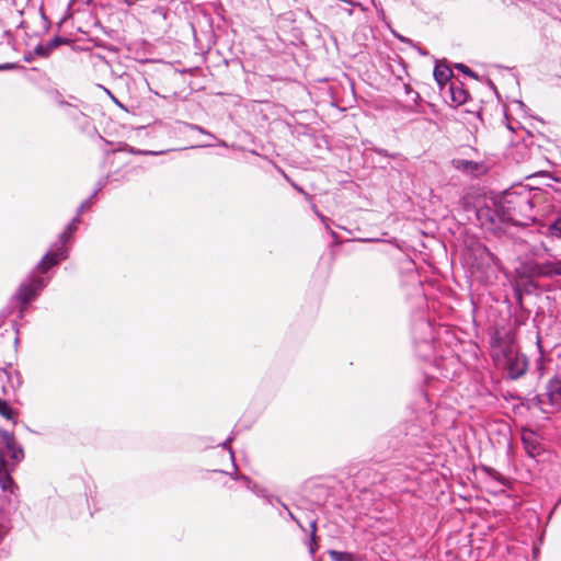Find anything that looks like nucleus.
<instances>
[{"label": "nucleus", "instance_id": "423d86ee", "mask_svg": "<svg viewBox=\"0 0 561 561\" xmlns=\"http://www.w3.org/2000/svg\"><path fill=\"white\" fill-rule=\"evenodd\" d=\"M43 287L41 279H33L28 284L22 285L18 293V299L23 306L30 304L37 295V291Z\"/></svg>", "mask_w": 561, "mask_h": 561}, {"label": "nucleus", "instance_id": "aec40b11", "mask_svg": "<svg viewBox=\"0 0 561 561\" xmlns=\"http://www.w3.org/2000/svg\"><path fill=\"white\" fill-rule=\"evenodd\" d=\"M311 543H313L314 546H318V543H317V539H316V540H312V539H311Z\"/></svg>", "mask_w": 561, "mask_h": 561}, {"label": "nucleus", "instance_id": "f3484780", "mask_svg": "<svg viewBox=\"0 0 561 561\" xmlns=\"http://www.w3.org/2000/svg\"><path fill=\"white\" fill-rule=\"evenodd\" d=\"M310 529H311V539L312 540L318 539V537H317V520H312L310 523Z\"/></svg>", "mask_w": 561, "mask_h": 561}, {"label": "nucleus", "instance_id": "20e7f679", "mask_svg": "<svg viewBox=\"0 0 561 561\" xmlns=\"http://www.w3.org/2000/svg\"><path fill=\"white\" fill-rule=\"evenodd\" d=\"M527 272L533 277H552L561 275V260L548 261L545 263L531 262L527 266Z\"/></svg>", "mask_w": 561, "mask_h": 561}, {"label": "nucleus", "instance_id": "f8f14e48", "mask_svg": "<svg viewBox=\"0 0 561 561\" xmlns=\"http://www.w3.org/2000/svg\"><path fill=\"white\" fill-rule=\"evenodd\" d=\"M328 553L332 561H354L353 554L348 552L330 550Z\"/></svg>", "mask_w": 561, "mask_h": 561}, {"label": "nucleus", "instance_id": "2eb2a0df", "mask_svg": "<svg viewBox=\"0 0 561 561\" xmlns=\"http://www.w3.org/2000/svg\"><path fill=\"white\" fill-rule=\"evenodd\" d=\"M456 68L458 70H460L461 72H463L465 75H467L473 79H478L477 75L468 66H466L463 64H457Z\"/></svg>", "mask_w": 561, "mask_h": 561}, {"label": "nucleus", "instance_id": "412c9836", "mask_svg": "<svg viewBox=\"0 0 561 561\" xmlns=\"http://www.w3.org/2000/svg\"><path fill=\"white\" fill-rule=\"evenodd\" d=\"M12 457H13V458H15V459L18 458V455H16V453H15V451H13Z\"/></svg>", "mask_w": 561, "mask_h": 561}, {"label": "nucleus", "instance_id": "6ab92c4d", "mask_svg": "<svg viewBox=\"0 0 561 561\" xmlns=\"http://www.w3.org/2000/svg\"><path fill=\"white\" fill-rule=\"evenodd\" d=\"M318 546H314L313 543H310V552L314 553Z\"/></svg>", "mask_w": 561, "mask_h": 561}, {"label": "nucleus", "instance_id": "0eeeda50", "mask_svg": "<svg viewBox=\"0 0 561 561\" xmlns=\"http://www.w3.org/2000/svg\"><path fill=\"white\" fill-rule=\"evenodd\" d=\"M451 164L456 170L468 174H476L482 169L480 163L466 159H453Z\"/></svg>", "mask_w": 561, "mask_h": 561}, {"label": "nucleus", "instance_id": "6e6552de", "mask_svg": "<svg viewBox=\"0 0 561 561\" xmlns=\"http://www.w3.org/2000/svg\"><path fill=\"white\" fill-rule=\"evenodd\" d=\"M449 92L451 95V101L455 104L461 105L467 101L468 93L462 89L460 83L457 84L456 82H450Z\"/></svg>", "mask_w": 561, "mask_h": 561}, {"label": "nucleus", "instance_id": "dca6fc26", "mask_svg": "<svg viewBox=\"0 0 561 561\" xmlns=\"http://www.w3.org/2000/svg\"><path fill=\"white\" fill-rule=\"evenodd\" d=\"M77 229V226L75 222H71L70 225H68V227L66 228V230L64 231V233L61 234V239L64 242L67 241L68 238L71 237V234L73 233V231Z\"/></svg>", "mask_w": 561, "mask_h": 561}, {"label": "nucleus", "instance_id": "f257e3e1", "mask_svg": "<svg viewBox=\"0 0 561 561\" xmlns=\"http://www.w3.org/2000/svg\"><path fill=\"white\" fill-rule=\"evenodd\" d=\"M533 208V198L527 191L508 192L500 203L502 220L516 226H529L535 220Z\"/></svg>", "mask_w": 561, "mask_h": 561}, {"label": "nucleus", "instance_id": "9b49d317", "mask_svg": "<svg viewBox=\"0 0 561 561\" xmlns=\"http://www.w3.org/2000/svg\"><path fill=\"white\" fill-rule=\"evenodd\" d=\"M0 415L5 420L14 421L18 417V412L11 408L7 400L0 398Z\"/></svg>", "mask_w": 561, "mask_h": 561}, {"label": "nucleus", "instance_id": "7ed1b4c3", "mask_svg": "<svg viewBox=\"0 0 561 561\" xmlns=\"http://www.w3.org/2000/svg\"><path fill=\"white\" fill-rule=\"evenodd\" d=\"M502 353L506 359V365L512 378L516 379L523 376L527 368L528 363L525 356L514 354L512 345L506 344L502 346Z\"/></svg>", "mask_w": 561, "mask_h": 561}, {"label": "nucleus", "instance_id": "ddd939ff", "mask_svg": "<svg viewBox=\"0 0 561 561\" xmlns=\"http://www.w3.org/2000/svg\"><path fill=\"white\" fill-rule=\"evenodd\" d=\"M548 233L551 237L561 239V217H559L549 226Z\"/></svg>", "mask_w": 561, "mask_h": 561}, {"label": "nucleus", "instance_id": "9d476101", "mask_svg": "<svg viewBox=\"0 0 561 561\" xmlns=\"http://www.w3.org/2000/svg\"><path fill=\"white\" fill-rule=\"evenodd\" d=\"M68 43V39L61 37H55L50 39L45 46H39L36 51L38 55L48 56V54L60 46L61 44Z\"/></svg>", "mask_w": 561, "mask_h": 561}, {"label": "nucleus", "instance_id": "1a4fd4ad", "mask_svg": "<svg viewBox=\"0 0 561 561\" xmlns=\"http://www.w3.org/2000/svg\"><path fill=\"white\" fill-rule=\"evenodd\" d=\"M451 76L453 71L447 66L438 65L434 69V78L442 88L448 83Z\"/></svg>", "mask_w": 561, "mask_h": 561}, {"label": "nucleus", "instance_id": "a211bd4d", "mask_svg": "<svg viewBox=\"0 0 561 561\" xmlns=\"http://www.w3.org/2000/svg\"><path fill=\"white\" fill-rule=\"evenodd\" d=\"M14 444H15V443H14L13 437H9V438H8V440H7V447H8V449L13 450Z\"/></svg>", "mask_w": 561, "mask_h": 561}, {"label": "nucleus", "instance_id": "f03ea898", "mask_svg": "<svg viewBox=\"0 0 561 561\" xmlns=\"http://www.w3.org/2000/svg\"><path fill=\"white\" fill-rule=\"evenodd\" d=\"M533 401L543 413L561 410V375L553 376L546 385L545 392L536 396Z\"/></svg>", "mask_w": 561, "mask_h": 561}, {"label": "nucleus", "instance_id": "39448f33", "mask_svg": "<svg viewBox=\"0 0 561 561\" xmlns=\"http://www.w3.org/2000/svg\"><path fill=\"white\" fill-rule=\"evenodd\" d=\"M67 259V251L64 248H59L56 251L46 253L37 265V270L41 273H46L53 266L57 265L60 261Z\"/></svg>", "mask_w": 561, "mask_h": 561}, {"label": "nucleus", "instance_id": "4468645a", "mask_svg": "<svg viewBox=\"0 0 561 561\" xmlns=\"http://www.w3.org/2000/svg\"><path fill=\"white\" fill-rule=\"evenodd\" d=\"M0 483H1V488L3 490H7L9 485H11L13 483V480L12 478L7 473V471L4 470L3 474L1 476L0 478Z\"/></svg>", "mask_w": 561, "mask_h": 561}]
</instances>
